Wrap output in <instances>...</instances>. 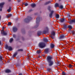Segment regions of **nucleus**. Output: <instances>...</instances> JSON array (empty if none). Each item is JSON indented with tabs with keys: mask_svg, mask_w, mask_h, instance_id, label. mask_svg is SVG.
<instances>
[{
	"mask_svg": "<svg viewBox=\"0 0 75 75\" xmlns=\"http://www.w3.org/2000/svg\"><path fill=\"white\" fill-rule=\"evenodd\" d=\"M52 57L50 56H48L47 57V60L48 61L49 66H52L54 64V62L52 60Z\"/></svg>",
	"mask_w": 75,
	"mask_h": 75,
	"instance_id": "nucleus-1",
	"label": "nucleus"
},
{
	"mask_svg": "<svg viewBox=\"0 0 75 75\" xmlns=\"http://www.w3.org/2000/svg\"><path fill=\"white\" fill-rule=\"evenodd\" d=\"M39 45L40 48H44V47H45V43L44 42H41L39 44Z\"/></svg>",
	"mask_w": 75,
	"mask_h": 75,
	"instance_id": "nucleus-2",
	"label": "nucleus"
},
{
	"mask_svg": "<svg viewBox=\"0 0 75 75\" xmlns=\"http://www.w3.org/2000/svg\"><path fill=\"white\" fill-rule=\"evenodd\" d=\"M4 27H3L2 30H1V34L3 35H7V33L4 32Z\"/></svg>",
	"mask_w": 75,
	"mask_h": 75,
	"instance_id": "nucleus-3",
	"label": "nucleus"
},
{
	"mask_svg": "<svg viewBox=\"0 0 75 75\" xmlns=\"http://www.w3.org/2000/svg\"><path fill=\"white\" fill-rule=\"evenodd\" d=\"M6 49H8L9 51H11L12 50V47L10 46H8L7 45H6L5 47Z\"/></svg>",
	"mask_w": 75,
	"mask_h": 75,
	"instance_id": "nucleus-4",
	"label": "nucleus"
},
{
	"mask_svg": "<svg viewBox=\"0 0 75 75\" xmlns=\"http://www.w3.org/2000/svg\"><path fill=\"white\" fill-rule=\"evenodd\" d=\"M52 35H53V36H54L55 35V32H52V34L51 35V38L52 39H54V37H52Z\"/></svg>",
	"mask_w": 75,
	"mask_h": 75,
	"instance_id": "nucleus-5",
	"label": "nucleus"
},
{
	"mask_svg": "<svg viewBox=\"0 0 75 75\" xmlns=\"http://www.w3.org/2000/svg\"><path fill=\"white\" fill-rule=\"evenodd\" d=\"M4 2H2L0 3V7H1V8H2V7H3V5H4Z\"/></svg>",
	"mask_w": 75,
	"mask_h": 75,
	"instance_id": "nucleus-6",
	"label": "nucleus"
},
{
	"mask_svg": "<svg viewBox=\"0 0 75 75\" xmlns=\"http://www.w3.org/2000/svg\"><path fill=\"white\" fill-rule=\"evenodd\" d=\"M53 13H54V11H51V13L49 14V16L50 17H52V15Z\"/></svg>",
	"mask_w": 75,
	"mask_h": 75,
	"instance_id": "nucleus-7",
	"label": "nucleus"
},
{
	"mask_svg": "<svg viewBox=\"0 0 75 75\" xmlns=\"http://www.w3.org/2000/svg\"><path fill=\"white\" fill-rule=\"evenodd\" d=\"M17 31V28L16 27H14L13 28V32H16V31Z\"/></svg>",
	"mask_w": 75,
	"mask_h": 75,
	"instance_id": "nucleus-8",
	"label": "nucleus"
},
{
	"mask_svg": "<svg viewBox=\"0 0 75 75\" xmlns=\"http://www.w3.org/2000/svg\"><path fill=\"white\" fill-rule=\"evenodd\" d=\"M5 72H6V73H9V72H11V71L9 69H7L6 70Z\"/></svg>",
	"mask_w": 75,
	"mask_h": 75,
	"instance_id": "nucleus-9",
	"label": "nucleus"
},
{
	"mask_svg": "<svg viewBox=\"0 0 75 75\" xmlns=\"http://www.w3.org/2000/svg\"><path fill=\"white\" fill-rule=\"evenodd\" d=\"M31 7H35V6H36V5L35 4L33 3L32 4H31Z\"/></svg>",
	"mask_w": 75,
	"mask_h": 75,
	"instance_id": "nucleus-10",
	"label": "nucleus"
},
{
	"mask_svg": "<svg viewBox=\"0 0 75 75\" xmlns=\"http://www.w3.org/2000/svg\"><path fill=\"white\" fill-rule=\"evenodd\" d=\"M60 22H61V23H63V22H64V21H65V19L61 18L60 19Z\"/></svg>",
	"mask_w": 75,
	"mask_h": 75,
	"instance_id": "nucleus-11",
	"label": "nucleus"
},
{
	"mask_svg": "<svg viewBox=\"0 0 75 75\" xmlns=\"http://www.w3.org/2000/svg\"><path fill=\"white\" fill-rule=\"evenodd\" d=\"M55 17L56 18H59V14H57L55 16Z\"/></svg>",
	"mask_w": 75,
	"mask_h": 75,
	"instance_id": "nucleus-12",
	"label": "nucleus"
},
{
	"mask_svg": "<svg viewBox=\"0 0 75 75\" xmlns=\"http://www.w3.org/2000/svg\"><path fill=\"white\" fill-rule=\"evenodd\" d=\"M54 7H59V4L58 3L55 4Z\"/></svg>",
	"mask_w": 75,
	"mask_h": 75,
	"instance_id": "nucleus-13",
	"label": "nucleus"
},
{
	"mask_svg": "<svg viewBox=\"0 0 75 75\" xmlns=\"http://www.w3.org/2000/svg\"><path fill=\"white\" fill-rule=\"evenodd\" d=\"M65 37V36H64V35H61L60 36V38H63Z\"/></svg>",
	"mask_w": 75,
	"mask_h": 75,
	"instance_id": "nucleus-14",
	"label": "nucleus"
},
{
	"mask_svg": "<svg viewBox=\"0 0 75 75\" xmlns=\"http://www.w3.org/2000/svg\"><path fill=\"white\" fill-rule=\"evenodd\" d=\"M44 41L45 42H48V39L47 38H45L44 39Z\"/></svg>",
	"mask_w": 75,
	"mask_h": 75,
	"instance_id": "nucleus-15",
	"label": "nucleus"
},
{
	"mask_svg": "<svg viewBox=\"0 0 75 75\" xmlns=\"http://www.w3.org/2000/svg\"><path fill=\"white\" fill-rule=\"evenodd\" d=\"M50 47L51 48H53L54 47V45L53 44H51L50 45Z\"/></svg>",
	"mask_w": 75,
	"mask_h": 75,
	"instance_id": "nucleus-16",
	"label": "nucleus"
},
{
	"mask_svg": "<svg viewBox=\"0 0 75 75\" xmlns=\"http://www.w3.org/2000/svg\"><path fill=\"white\" fill-rule=\"evenodd\" d=\"M11 16H12V15H11V14H10L7 16V18H9V17H11Z\"/></svg>",
	"mask_w": 75,
	"mask_h": 75,
	"instance_id": "nucleus-17",
	"label": "nucleus"
},
{
	"mask_svg": "<svg viewBox=\"0 0 75 75\" xmlns=\"http://www.w3.org/2000/svg\"><path fill=\"white\" fill-rule=\"evenodd\" d=\"M13 41V38H11L9 40V42H12Z\"/></svg>",
	"mask_w": 75,
	"mask_h": 75,
	"instance_id": "nucleus-18",
	"label": "nucleus"
},
{
	"mask_svg": "<svg viewBox=\"0 0 75 75\" xmlns=\"http://www.w3.org/2000/svg\"><path fill=\"white\" fill-rule=\"evenodd\" d=\"M49 51V49L48 48H47L45 49V52H48Z\"/></svg>",
	"mask_w": 75,
	"mask_h": 75,
	"instance_id": "nucleus-19",
	"label": "nucleus"
},
{
	"mask_svg": "<svg viewBox=\"0 0 75 75\" xmlns=\"http://www.w3.org/2000/svg\"><path fill=\"white\" fill-rule=\"evenodd\" d=\"M59 8L61 9H63V8H64V7L63 6L61 5L59 6Z\"/></svg>",
	"mask_w": 75,
	"mask_h": 75,
	"instance_id": "nucleus-20",
	"label": "nucleus"
},
{
	"mask_svg": "<svg viewBox=\"0 0 75 75\" xmlns=\"http://www.w3.org/2000/svg\"><path fill=\"white\" fill-rule=\"evenodd\" d=\"M68 28H69V29H72V26L71 25H69L68 26Z\"/></svg>",
	"mask_w": 75,
	"mask_h": 75,
	"instance_id": "nucleus-21",
	"label": "nucleus"
},
{
	"mask_svg": "<svg viewBox=\"0 0 75 75\" xmlns=\"http://www.w3.org/2000/svg\"><path fill=\"white\" fill-rule=\"evenodd\" d=\"M67 75V74H66V73L65 72H62V75Z\"/></svg>",
	"mask_w": 75,
	"mask_h": 75,
	"instance_id": "nucleus-22",
	"label": "nucleus"
},
{
	"mask_svg": "<svg viewBox=\"0 0 75 75\" xmlns=\"http://www.w3.org/2000/svg\"><path fill=\"white\" fill-rule=\"evenodd\" d=\"M17 54V52L14 53V54H13L14 57H15V56H16Z\"/></svg>",
	"mask_w": 75,
	"mask_h": 75,
	"instance_id": "nucleus-23",
	"label": "nucleus"
},
{
	"mask_svg": "<svg viewBox=\"0 0 75 75\" xmlns=\"http://www.w3.org/2000/svg\"><path fill=\"white\" fill-rule=\"evenodd\" d=\"M11 11V8H10L8 9L7 10V11L8 12H10Z\"/></svg>",
	"mask_w": 75,
	"mask_h": 75,
	"instance_id": "nucleus-24",
	"label": "nucleus"
},
{
	"mask_svg": "<svg viewBox=\"0 0 75 75\" xmlns=\"http://www.w3.org/2000/svg\"><path fill=\"white\" fill-rule=\"evenodd\" d=\"M43 34H47V31L46 30H44L43 31Z\"/></svg>",
	"mask_w": 75,
	"mask_h": 75,
	"instance_id": "nucleus-25",
	"label": "nucleus"
},
{
	"mask_svg": "<svg viewBox=\"0 0 75 75\" xmlns=\"http://www.w3.org/2000/svg\"><path fill=\"white\" fill-rule=\"evenodd\" d=\"M50 1H48V2H47L45 3V4H49V3H50Z\"/></svg>",
	"mask_w": 75,
	"mask_h": 75,
	"instance_id": "nucleus-26",
	"label": "nucleus"
},
{
	"mask_svg": "<svg viewBox=\"0 0 75 75\" xmlns=\"http://www.w3.org/2000/svg\"><path fill=\"white\" fill-rule=\"evenodd\" d=\"M24 5H25V6H28V4L27 3H25L24 4Z\"/></svg>",
	"mask_w": 75,
	"mask_h": 75,
	"instance_id": "nucleus-27",
	"label": "nucleus"
},
{
	"mask_svg": "<svg viewBox=\"0 0 75 75\" xmlns=\"http://www.w3.org/2000/svg\"><path fill=\"white\" fill-rule=\"evenodd\" d=\"M72 65L71 64H69V67L70 68H72Z\"/></svg>",
	"mask_w": 75,
	"mask_h": 75,
	"instance_id": "nucleus-28",
	"label": "nucleus"
},
{
	"mask_svg": "<svg viewBox=\"0 0 75 75\" xmlns=\"http://www.w3.org/2000/svg\"><path fill=\"white\" fill-rule=\"evenodd\" d=\"M2 56H0V61H2Z\"/></svg>",
	"mask_w": 75,
	"mask_h": 75,
	"instance_id": "nucleus-29",
	"label": "nucleus"
},
{
	"mask_svg": "<svg viewBox=\"0 0 75 75\" xmlns=\"http://www.w3.org/2000/svg\"><path fill=\"white\" fill-rule=\"evenodd\" d=\"M11 25V22L8 23V25Z\"/></svg>",
	"mask_w": 75,
	"mask_h": 75,
	"instance_id": "nucleus-30",
	"label": "nucleus"
},
{
	"mask_svg": "<svg viewBox=\"0 0 75 75\" xmlns=\"http://www.w3.org/2000/svg\"><path fill=\"white\" fill-rule=\"evenodd\" d=\"M40 51H37V53H38V54H40Z\"/></svg>",
	"mask_w": 75,
	"mask_h": 75,
	"instance_id": "nucleus-31",
	"label": "nucleus"
},
{
	"mask_svg": "<svg viewBox=\"0 0 75 75\" xmlns=\"http://www.w3.org/2000/svg\"><path fill=\"white\" fill-rule=\"evenodd\" d=\"M18 51H22L23 49H20L18 50Z\"/></svg>",
	"mask_w": 75,
	"mask_h": 75,
	"instance_id": "nucleus-32",
	"label": "nucleus"
},
{
	"mask_svg": "<svg viewBox=\"0 0 75 75\" xmlns=\"http://www.w3.org/2000/svg\"><path fill=\"white\" fill-rule=\"evenodd\" d=\"M16 35L15 34H13V37L14 38H16Z\"/></svg>",
	"mask_w": 75,
	"mask_h": 75,
	"instance_id": "nucleus-33",
	"label": "nucleus"
},
{
	"mask_svg": "<svg viewBox=\"0 0 75 75\" xmlns=\"http://www.w3.org/2000/svg\"><path fill=\"white\" fill-rule=\"evenodd\" d=\"M72 34H75V31H73L72 32Z\"/></svg>",
	"mask_w": 75,
	"mask_h": 75,
	"instance_id": "nucleus-34",
	"label": "nucleus"
},
{
	"mask_svg": "<svg viewBox=\"0 0 75 75\" xmlns=\"http://www.w3.org/2000/svg\"><path fill=\"white\" fill-rule=\"evenodd\" d=\"M67 27L66 25L64 26V28H67Z\"/></svg>",
	"mask_w": 75,
	"mask_h": 75,
	"instance_id": "nucleus-35",
	"label": "nucleus"
},
{
	"mask_svg": "<svg viewBox=\"0 0 75 75\" xmlns=\"http://www.w3.org/2000/svg\"><path fill=\"white\" fill-rule=\"evenodd\" d=\"M50 8H51V7L50 6H49L48 7V9L49 10H50Z\"/></svg>",
	"mask_w": 75,
	"mask_h": 75,
	"instance_id": "nucleus-36",
	"label": "nucleus"
},
{
	"mask_svg": "<svg viewBox=\"0 0 75 75\" xmlns=\"http://www.w3.org/2000/svg\"><path fill=\"white\" fill-rule=\"evenodd\" d=\"M19 75H23V74H22L20 73L19 74Z\"/></svg>",
	"mask_w": 75,
	"mask_h": 75,
	"instance_id": "nucleus-37",
	"label": "nucleus"
},
{
	"mask_svg": "<svg viewBox=\"0 0 75 75\" xmlns=\"http://www.w3.org/2000/svg\"><path fill=\"white\" fill-rule=\"evenodd\" d=\"M0 11H2V9L1 8L0 9Z\"/></svg>",
	"mask_w": 75,
	"mask_h": 75,
	"instance_id": "nucleus-38",
	"label": "nucleus"
},
{
	"mask_svg": "<svg viewBox=\"0 0 75 75\" xmlns=\"http://www.w3.org/2000/svg\"><path fill=\"white\" fill-rule=\"evenodd\" d=\"M50 69H48V71H50Z\"/></svg>",
	"mask_w": 75,
	"mask_h": 75,
	"instance_id": "nucleus-39",
	"label": "nucleus"
},
{
	"mask_svg": "<svg viewBox=\"0 0 75 75\" xmlns=\"http://www.w3.org/2000/svg\"><path fill=\"white\" fill-rule=\"evenodd\" d=\"M38 57H39V58H41V57H40V56H39Z\"/></svg>",
	"mask_w": 75,
	"mask_h": 75,
	"instance_id": "nucleus-40",
	"label": "nucleus"
},
{
	"mask_svg": "<svg viewBox=\"0 0 75 75\" xmlns=\"http://www.w3.org/2000/svg\"><path fill=\"white\" fill-rule=\"evenodd\" d=\"M1 41H0V45L1 44Z\"/></svg>",
	"mask_w": 75,
	"mask_h": 75,
	"instance_id": "nucleus-41",
	"label": "nucleus"
},
{
	"mask_svg": "<svg viewBox=\"0 0 75 75\" xmlns=\"http://www.w3.org/2000/svg\"><path fill=\"white\" fill-rule=\"evenodd\" d=\"M37 20H38V18H37Z\"/></svg>",
	"mask_w": 75,
	"mask_h": 75,
	"instance_id": "nucleus-42",
	"label": "nucleus"
},
{
	"mask_svg": "<svg viewBox=\"0 0 75 75\" xmlns=\"http://www.w3.org/2000/svg\"><path fill=\"white\" fill-rule=\"evenodd\" d=\"M1 19V16H0V20Z\"/></svg>",
	"mask_w": 75,
	"mask_h": 75,
	"instance_id": "nucleus-43",
	"label": "nucleus"
},
{
	"mask_svg": "<svg viewBox=\"0 0 75 75\" xmlns=\"http://www.w3.org/2000/svg\"><path fill=\"white\" fill-rule=\"evenodd\" d=\"M8 1H10V0H8Z\"/></svg>",
	"mask_w": 75,
	"mask_h": 75,
	"instance_id": "nucleus-44",
	"label": "nucleus"
},
{
	"mask_svg": "<svg viewBox=\"0 0 75 75\" xmlns=\"http://www.w3.org/2000/svg\"><path fill=\"white\" fill-rule=\"evenodd\" d=\"M59 0V1H60V0Z\"/></svg>",
	"mask_w": 75,
	"mask_h": 75,
	"instance_id": "nucleus-45",
	"label": "nucleus"
},
{
	"mask_svg": "<svg viewBox=\"0 0 75 75\" xmlns=\"http://www.w3.org/2000/svg\"><path fill=\"white\" fill-rule=\"evenodd\" d=\"M47 29H48V28H47Z\"/></svg>",
	"mask_w": 75,
	"mask_h": 75,
	"instance_id": "nucleus-46",
	"label": "nucleus"
}]
</instances>
